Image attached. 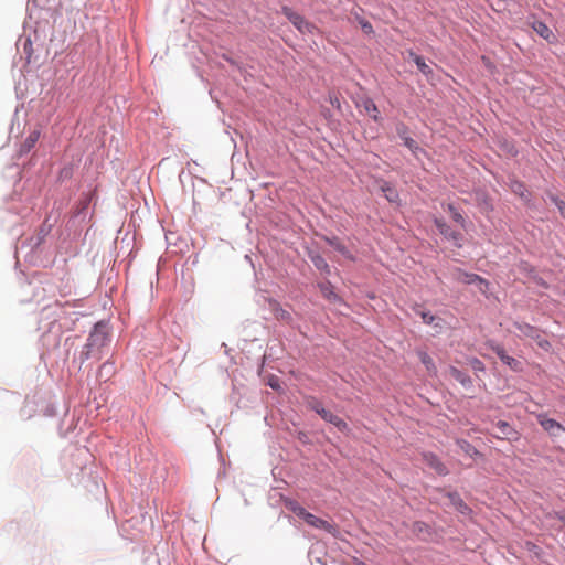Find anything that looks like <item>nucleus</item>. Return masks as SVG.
<instances>
[{"instance_id":"obj_5","label":"nucleus","mask_w":565,"mask_h":565,"mask_svg":"<svg viewBox=\"0 0 565 565\" xmlns=\"http://www.w3.org/2000/svg\"><path fill=\"white\" fill-rule=\"evenodd\" d=\"M452 277L458 282L465 285H476L482 294H486L489 287V282L484 278L473 273H467L461 268H455L452 271Z\"/></svg>"},{"instance_id":"obj_38","label":"nucleus","mask_w":565,"mask_h":565,"mask_svg":"<svg viewBox=\"0 0 565 565\" xmlns=\"http://www.w3.org/2000/svg\"><path fill=\"white\" fill-rule=\"evenodd\" d=\"M310 512H308L302 505L300 507V509L296 512V515L300 519H302L303 521L307 520V515H309Z\"/></svg>"},{"instance_id":"obj_23","label":"nucleus","mask_w":565,"mask_h":565,"mask_svg":"<svg viewBox=\"0 0 565 565\" xmlns=\"http://www.w3.org/2000/svg\"><path fill=\"white\" fill-rule=\"evenodd\" d=\"M381 190L384 193V195L388 202H391V203L398 202L399 194L390 182L384 181L381 184Z\"/></svg>"},{"instance_id":"obj_30","label":"nucleus","mask_w":565,"mask_h":565,"mask_svg":"<svg viewBox=\"0 0 565 565\" xmlns=\"http://www.w3.org/2000/svg\"><path fill=\"white\" fill-rule=\"evenodd\" d=\"M74 173V166L73 163H67L63 168H61L58 172V181L63 182L65 180H68L73 177Z\"/></svg>"},{"instance_id":"obj_10","label":"nucleus","mask_w":565,"mask_h":565,"mask_svg":"<svg viewBox=\"0 0 565 565\" xmlns=\"http://www.w3.org/2000/svg\"><path fill=\"white\" fill-rule=\"evenodd\" d=\"M493 425L499 430L498 433L491 434L494 438L508 441L519 440L520 434L509 422L498 420L493 423Z\"/></svg>"},{"instance_id":"obj_18","label":"nucleus","mask_w":565,"mask_h":565,"mask_svg":"<svg viewBox=\"0 0 565 565\" xmlns=\"http://www.w3.org/2000/svg\"><path fill=\"white\" fill-rule=\"evenodd\" d=\"M449 374L459 382L462 387L471 388L473 386L472 379L466 372L457 369L456 366H449Z\"/></svg>"},{"instance_id":"obj_3","label":"nucleus","mask_w":565,"mask_h":565,"mask_svg":"<svg viewBox=\"0 0 565 565\" xmlns=\"http://www.w3.org/2000/svg\"><path fill=\"white\" fill-rule=\"evenodd\" d=\"M307 405L310 409L315 411L323 420L332 424L340 431L348 430V424L338 415H334L330 411L326 409L322 403L318 401L316 397L308 398Z\"/></svg>"},{"instance_id":"obj_42","label":"nucleus","mask_w":565,"mask_h":565,"mask_svg":"<svg viewBox=\"0 0 565 565\" xmlns=\"http://www.w3.org/2000/svg\"><path fill=\"white\" fill-rule=\"evenodd\" d=\"M559 520L563 521L564 525H565V516L563 515H559Z\"/></svg>"},{"instance_id":"obj_16","label":"nucleus","mask_w":565,"mask_h":565,"mask_svg":"<svg viewBox=\"0 0 565 565\" xmlns=\"http://www.w3.org/2000/svg\"><path fill=\"white\" fill-rule=\"evenodd\" d=\"M532 29L548 43H553L556 40V36L553 33V31L543 21H533Z\"/></svg>"},{"instance_id":"obj_26","label":"nucleus","mask_w":565,"mask_h":565,"mask_svg":"<svg viewBox=\"0 0 565 565\" xmlns=\"http://www.w3.org/2000/svg\"><path fill=\"white\" fill-rule=\"evenodd\" d=\"M459 448L466 454L468 455L470 458H475L477 456H480V452L479 450L473 446L471 445L469 441L465 440V439H460L457 441Z\"/></svg>"},{"instance_id":"obj_39","label":"nucleus","mask_w":565,"mask_h":565,"mask_svg":"<svg viewBox=\"0 0 565 565\" xmlns=\"http://www.w3.org/2000/svg\"><path fill=\"white\" fill-rule=\"evenodd\" d=\"M329 99H330V103H331V105H332L333 107H335V108L340 109L341 104H340V99H339V97H338L337 95H330V98H329Z\"/></svg>"},{"instance_id":"obj_4","label":"nucleus","mask_w":565,"mask_h":565,"mask_svg":"<svg viewBox=\"0 0 565 565\" xmlns=\"http://www.w3.org/2000/svg\"><path fill=\"white\" fill-rule=\"evenodd\" d=\"M282 14L292 23V25L302 34H312L317 26L305 19L303 15L294 11L290 7H281Z\"/></svg>"},{"instance_id":"obj_41","label":"nucleus","mask_w":565,"mask_h":565,"mask_svg":"<svg viewBox=\"0 0 565 565\" xmlns=\"http://www.w3.org/2000/svg\"><path fill=\"white\" fill-rule=\"evenodd\" d=\"M227 62H230L231 64H235L234 61L230 57H225Z\"/></svg>"},{"instance_id":"obj_11","label":"nucleus","mask_w":565,"mask_h":565,"mask_svg":"<svg viewBox=\"0 0 565 565\" xmlns=\"http://www.w3.org/2000/svg\"><path fill=\"white\" fill-rule=\"evenodd\" d=\"M305 522L315 529H321V530L326 531L327 533L331 534L333 537H337L339 535V529L335 524L330 523L321 518H318L312 513L307 515V520Z\"/></svg>"},{"instance_id":"obj_27","label":"nucleus","mask_w":565,"mask_h":565,"mask_svg":"<svg viewBox=\"0 0 565 565\" xmlns=\"http://www.w3.org/2000/svg\"><path fill=\"white\" fill-rule=\"evenodd\" d=\"M114 373H115L114 363L110 361H107L100 366V369L98 371V377L100 380L107 381Z\"/></svg>"},{"instance_id":"obj_12","label":"nucleus","mask_w":565,"mask_h":565,"mask_svg":"<svg viewBox=\"0 0 565 565\" xmlns=\"http://www.w3.org/2000/svg\"><path fill=\"white\" fill-rule=\"evenodd\" d=\"M415 313L420 316L423 322L431 326L437 333L441 332L444 328V320L441 318L433 315L430 311L424 310L420 306L415 308Z\"/></svg>"},{"instance_id":"obj_24","label":"nucleus","mask_w":565,"mask_h":565,"mask_svg":"<svg viewBox=\"0 0 565 565\" xmlns=\"http://www.w3.org/2000/svg\"><path fill=\"white\" fill-rule=\"evenodd\" d=\"M417 356L429 374H436L437 369L433 358L425 351H418Z\"/></svg>"},{"instance_id":"obj_22","label":"nucleus","mask_w":565,"mask_h":565,"mask_svg":"<svg viewBox=\"0 0 565 565\" xmlns=\"http://www.w3.org/2000/svg\"><path fill=\"white\" fill-rule=\"evenodd\" d=\"M362 107L364 108L365 113L374 120V121H379L380 120V116H379V109H377V106L376 104L373 102V99L366 97L364 99H362Z\"/></svg>"},{"instance_id":"obj_36","label":"nucleus","mask_w":565,"mask_h":565,"mask_svg":"<svg viewBox=\"0 0 565 565\" xmlns=\"http://www.w3.org/2000/svg\"><path fill=\"white\" fill-rule=\"evenodd\" d=\"M276 316H277V318H278V319H280V320H285V321H289V320H291V315H290L287 310H285L284 308H281V307H278V308L276 309Z\"/></svg>"},{"instance_id":"obj_31","label":"nucleus","mask_w":565,"mask_h":565,"mask_svg":"<svg viewBox=\"0 0 565 565\" xmlns=\"http://www.w3.org/2000/svg\"><path fill=\"white\" fill-rule=\"evenodd\" d=\"M511 190L513 191V193L520 195L521 198H526L527 190L522 182H520V181L512 182Z\"/></svg>"},{"instance_id":"obj_1","label":"nucleus","mask_w":565,"mask_h":565,"mask_svg":"<svg viewBox=\"0 0 565 565\" xmlns=\"http://www.w3.org/2000/svg\"><path fill=\"white\" fill-rule=\"evenodd\" d=\"M110 342L108 324L104 321L97 322L90 331L85 345H83L75 361L82 366L89 359H102L103 349Z\"/></svg>"},{"instance_id":"obj_2","label":"nucleus","mask_w":565,"mask_h":565,"mask_svg":"<svg viewBox=\"0 0 565 565\" xmlns=\"http://www.w3.org/2000/svg\"><path fill=\"white\" fill-rule=\"evenodd\" d=\"M513 327L520 332V337L533 340L541 349L548 351L551 348V343L539 328L523 321H514Z\"/></svg>"},{"instance_id":"obj_19","label":"nucleus","mask_w":565,"mask_h":565,"mask_svg":"<svg viewBox=\"0 0 565 565\" xmlns=\"http://www.w3.org/2000/svg\"><path fill=\"white\" fill-rule=\"evenodd\" d=\"M40 138V131L33 130L29 134V136L25 138V140L21 143L19 149V156H23L29 153L35 146Z\"/></svg>"},{"instance_id":"obj_35","label":"nucleus","mask_w":565,"mask_h":565,"mask_svg":"<svg viewBox=\"0 0 565 565\" xmlns=\"http://www.w3.org/2000/svg\"><path fill=\"white\" fill-rule=\"evenodd\" d=\"M267 385L269 387H271L273 390H275V391H280L281 390L280 380H279V377H277L275 375H270L268 377Z\"/></svg>"},{"instance_id":"obj_37","label":"nucleus","mask_w":565,"mask_h":565,"mask_svg":"<svg viewBox=\"0 0 565 565\" xmlns=\"http://www.w3.org/2000/svg\"><path fill=\"white\" fill-rule=\"evenodd\" d=\"M23 50H24V53L28 55V58H30L31 56V51H32V42L30 39H26L23 43Z\"/></svg>"},{"instance_id":"obj_7","label":"nucleus","mask_w":565,"mask_h":565,"mask_svg":"<svg viewBox=\"0 0 565 565\" xmlns=\"http://www.w3.org/2000/svg\"><path fill=\"white\" fill-rule=\"evenodd\" d=\"M536 420L540 426L550 435L552 438L559 437L565 433V427L557 420L550 418L545 413L536 415Z\"/></svg>"},{"instance_id":"obj_20","label":"nucleus","mask_w":565,"mask_h":565,"mask_svg":"<svg viewBox=\"0 0 565 565\" xmlns=\"http://www.w3.org/2000/svg\"><path fill=\"white\" fill-rule=\"evenodd\" d=\"M409 58L416 64L418 71L425 75L427 78L433 74V68L429 64H427L423 56L416 54L413 51H409Z\"/></svg>"},{"instance_id":"obj_29","label":"nucleus","mask_w":565,"mask_h":565,"mask_svg":"<svg viewBox=\"0 0 565 565\" xmlns=\"http://www.w3.org/2000/svg\"><path fill=\"white\" fill-rule=\"evenodd\" d=\"M447 210L451 214L452 220L458 223L462 228H466V221L462 214L455 207L454 204L449 203Z\"/></svg>"},{"instance_id":"obj_6","label":"nucleus","mask_w":565,"mask_h":565,"mask_svg":"<svg viewBox=\"0 0 565 565\" xmlns=\"http://www.w3.org/2000/svg\"><path fill=\"white\" fill-rule=\"evenodd\" d=\"M487 345L498 355L501 362L509 366L512 371L521 372L523 370L522 362L514 359L513 356L508 355L502 345L494 341H488Z\"/></svg>"},{"instance_id":"obj_8","label":"nucleus","mask_w":565,"mask_h":565,"mask_svg":"<svg viewBox=\"0 0 565 565\" xmlns=\"http://www.w3.org/2000/svg\"><path fill=\"white\" fill-rule=\"evenodd\" d=\"M397 136L403 141V145L411 150V152L418 157L419 153H425L424 149L409 136L408 127L404 122H397L395 127Z\"/></svg>"},{"instance_id":"obj_34","label":"nucleus","mask_w":565,"mask_h":565,"mask_svg":"<svg viewBox=\"0 0 565 565\" xmlns=\"http://www.w3.org/2000/svg\"><path fill=\"white\" fill-rule=\"evenodd\" d=\"M285 507L286 509H288L289 511H291L294 514H296V512L300 509V503L296 500H292V499H286L285 500Z\"/></svg>"},{"instance_id":"obj_32","label":"nucleus","mask_w":565,"mask_h":565,"mask_svg":"<svg viewBox=\"0 0 565 565\" xmlns=\"http://www.w3.org/2000/svg\"><path fill=\"white\" fill-rule=\"evenodd\" d=\"M467 361H468V364L471 366V369L475 372H484L486 371V366H484L483 362L481 360H479L478 358L471 356Z\"/></svg>"},{"instance_id":"obj_17","label":"nucleus","mask_w":565,"mask_h":565,"mask_svg":"<svg viewBox=\"0 0 565 565\" xmlns=\"http://www.w3.org/2000/svg\"><path fill=\"white\" fill-rule=\"evenodd\" d=\"M318 288L328 301L330 302H341V298L337 295V292L333 289L332 284L329 280L322 281L318 284Z\"/></svg>"},{"instance_id":"obj_40","label":"nucleus","mask_w":565,"mask_h":565,"mask_svg":"<svg viewBox=\"0 0 565 565\" xmlns=\"http://www.w3.org/2000/svg\"><path fill=\"white\" fill-rule=\"evenodd\" d=\"M362 28H363V30L365 32H372L373 31L372 25L369 22L363 23Z\"/></svg>"},{"instance_id":"obj_13","label":"nucleus","mask_w":565,"mask_h":565,"mask_svg":"<svg viewBox=\"0 0 565 565\" xmlns=\"http://www.w3.org/2000/svg\"><path fill=\"white\" fill-rule=\"evenodd\" d=\"M423 461L426 466L435 470L439 476L448 475L447 467L441 462V460L433 452H424Z\"/></svg>"},{"instance_id":"obj_33","label":"nucleus","mask_w":565,"mask_h":565,"mask_svg":"<svg viewBox=\"0 0 565 565\" xmlns=\"http://www.w3.org/2000/svg\"><path fill=\"white\" fill-rule=\"evenodd\" d=\"M413 532L418 534V535L424 533V532L429 534V526L425 522L416 521L413 524Z\"/></svg>"},{"instance_id":"obj_15","label":"nucleus","mask_w":565,"mask_h":565,"mask_svg":"<svg viewBox=\"0 0 565 565\" xmlns=\"http://www.w3.org/2000/svg\"><path fill=\"white\" fill-rule=\"evenodd\" d=\"M447 499L449 504L454 507L459 513L468 515L471 513V509L463 502L458 492H447Z\"/></svg>"},{"instance_id":"obj_14","label":"nucleus","mask_w":565,"mask_h":565,"mask_svg":"<svg viewBox=\"0 0 565 565\" xmlns=\"http://www.w3.org/2000/svg\"><path fill=\"white\" fill-rule=\"evenodd\" d=\"M307 256L318 270L326 275L330 274V266L320 253L313 249H308Z\"/></svg>"},{"instance_id":"obj_9","label":"nucleus","mask_w":565,"mask_h":565,"mask_svg":"<svg viewBox=\"0 0 565 565\" xmlns=\"http://www.w3.org/2000/svg\"><path fill=\"white\" fill-rule=\"evenodd\" d=\"M435 226L438 232L447 239L454 243L457 248L462 247V234L458 231H455L441 218H435Z\"/></svg>"},{"instance_id":"obj_25","label":"nucleus","mask_w":565,"mask_h":565,"mask_svg":"<svg viewBox=\"0 0 565 565\" xmlns=\"http://www.w3.org/2000/svg\"><path fill=\"white\" fill-rule=\"evenodd\" d=\"M52 225L47 223V220L43 222V224L40 226L39 232L35 237V242L33 244L34 247H38L42 244L44 238L49 235L51 232Z\"/></svg>"},{"instance_id":"obj_28","label":"nucleus","mask_w":565,"mask_h":565,"mask_svg":"<svg viewBox=\"0 0 565 565\" xmlns=\"http://www.w3.org/2000/svg\"><path fill=\"white\" fill-rule=\"evenodd\" d=\"M547 199L557 207L562 217L565 218V201L559 199L556 194L552 192L546 193Z\"/></svg>"},{"instance_id":"obj_21","label":"nucleus","mask_w":565,"mask_h":565,"mask_svg":"<svg viewBox=\"0 0 565 565\" xmlns=\"http://www.w3.org/2000/svg\"><path fill=\"white\" fill-rule=\"evenodd\" d=\"M324 241L327 242L328 245H330L337 252H339L343 257H345L348 259H353V255L351 254V252L348 249V247L345 245H343L339 241L338 237H335V236H333V237L324 236Z\"/></svg>"}]
</instances>
